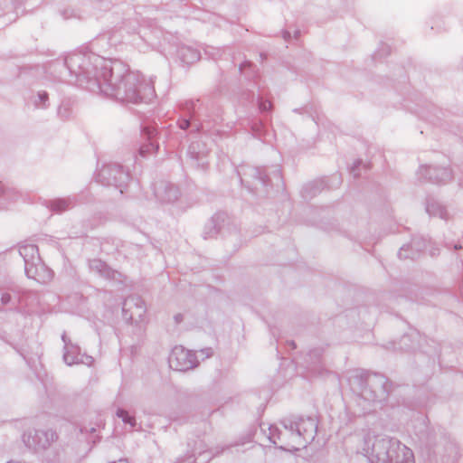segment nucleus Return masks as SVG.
<instances>
[{"mask_svg":"<svg viewBox=\"0 0 463 463\" xmlns=\"http://www.w3.org/2000/svg\"><path fill=\"white\" fill-rule=\"evenodd\" d=\"M189 356L188 352L183 349H175L171 354L169 359L170 365L175 370L184 371L189 367L188 364L191 362Z\"/></svg>","mask_w":463,"mask_h":463,"instance_id":"f257e3e1","label":"nucleus"},{"mask_svg":"<svg viewBox=\"0 0 463 463\" xmlns=\"http://www.w3.org/2000/svg\"><path fill=\"white\" fill-rule=\"evenodd\" d=\"M118 415L123 419L125 422H128L132 426L134 425V419L128 416V412L124 411H118Z\"/></svg>","mask_w":463,"mask_h":463,"instance_id":"f03ea898","label":"nucleus"}]
</instances>
